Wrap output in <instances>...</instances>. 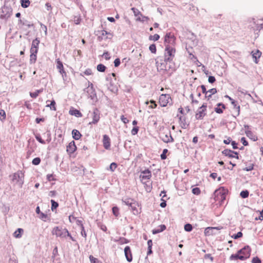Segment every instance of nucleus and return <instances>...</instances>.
<instances>
[{"label": "nucleus", "instance_id": "1", "mask_svg": "<svg viewBox=\"0 0 263 263\" xmlns=\"http://www.w3.org/2000/svg\"><path fill=\"white\" fill-rule=\"evenodd\" d=\"M176 49L174 47L169 45H166L164 51V62H170L175 57Z\"/></svg>", "mask_w": 263, "mask_h": 263}, {"label": "nucleus", "instance_id": "2", "mask_svg": "<svg viewBox=\"0 0 263 263\" xmlns=\"http://www.w3.org/2000/svg\"><path fill=\"white\" fill-rule=\"evenodd\" d=\"M12 14V9L11 7L4 5L0 9V19L5 22L10 17Z\"/></svg>", "mask_w": 263, "mask_h": 263}, {"label": "nucleus", "instance_id": "3", "mask_svg": "<svg viewBox=\"0 0 263 263\" xmlns=\"http://www.w3.org/2000/svg\"><path fill=\"white\" fill-rule=\"evenodd\" d=\"M24 175L22 171H18L14 173L12 178V180L14 184L21 187L24 183Z\"/></svg>", "mask_w": 263, "mask_h": 263}, {"label": "nucleus", "instance_id": "4", "mask_svg": "<svg viewBox=\"0 0 263 263\" xmlns=\"http://www.w3.org/2000/svg\"><path fill=\"white\" fill-rule=\"evenodd\" d=\"M52 234L56 235L57 237L61 238L65 237L66 235H69V233L66 229L61 227H54L52 231Z\"/></svg>", "mask_w": 263, "mask_h": 263}, {"label": "nucleus", "instance_id": "5", "mask_svg": "<svg viewBox=\"0 0 263 263\" xmlns=\"http://www.w3.org/2000/svg\"><path fill=\"white\" fill-rule=\"evenodd\" d=\"M228 192V190L224 187H221L218 190H216L214 192L215 198L216 200H221L223 201L226 199V195Z\"/></svg>", "mask_w": 263, "mask_h": 263}, {"label": "nucleus", "instance_id": "6", "mask_svg": "<svg viewBox=\"0 0 263 263\" xmlns=\"http://www.w3.org/2000/svg\"><path fill=\"white\" fill-rule=\"evenodd\" d=\"M84 91L86 92L88 98H90L92 100L97 99V95L95 91V89L93 88V84L88 82V86L84 89Z\"/></svg>", "mask_w": 263, "mask_h": 263}, {"label": "nucleus", "instance_id": "7", "mask_svg": "<svg viewBox=\"0 0 263 263\" xmlns=\"http://www.w3.org/2000/svg\"><path fill=\"white\" fill-rule=\"evenodd\" d=\"M251 249L249 246H246L238 251L241 256L245 257L244 260L249 258L251 255Z\"/></svg>", "mask_w": 263, "mask_h": 263}, {"label": "nucleus", "instance_id": "8", "mask_svg": "<svg viewBox=\"0 0 263 263\" xmlns=\"http://www.w3.org/2000/svg\"><path fill=\"white\" fill-rule=\"evenodd\" d=\"M175 37L171 32L167 33L164 37L165 46L169 45L174 47L175 44Z\"/></svg>", "mask_w": 263, "mask_h": 263}, {"label": "nucleus", "instance_id": "9", "mask_svg": "<svg viewBox=\"0 0 263 263\" xmlns=\"http://www.w3.org/2000/svg\"><path fill=\"white\" fill-rule=\"evenodd\" d=\"M206 104H203L197 110L195 117L197 120H202L206 115Z\"/></svg>", "mask_w": 263, "mask_h": 263}, {"label": "nucleus", "instance_id": "10", "mask_svg": "<svg viewBox=\"0 0 263 263\" xmlns=\"http://www.w3.org/2000/svg\"><path fill=\"white\" fill-rule=\"evenodd\" d=\"M170 100H171V98L168 94H162L159 97V103L162 107L166 106L170 102Z\"/></svg>", "mask_w": 263, "mask_h": 263}, {"label": "nucleus", "instance_id": "11", "mask_svg": "<svg viewBox=\"0 0 263 263\" xmlns=\"http://www.w3.org/2000/svg\"><path fill=\"white\" fill-rule=\"evenodd\" d=\"M160 138L165 143H168L170 142H173L174 140L172 137L171 132H168L166 134L165 133H162L161 135Z\"/></svg>", "mask_w": 263, "mask_h": 263}, {"label": "nucleus", "instance_id": "12", "mask_svg": "<svg viewBox=\"0 0 263 263\" xmlns=\"http://www.w3.org/2000/svg\"><path fill=\"white\" fill-rule=\"evenodd\" d=\"M100 112L99 110L97 108H95L92 112V122H90L89 124H95L99 122L100 118Z\"/></svg>", "mask_w": 263, "mask_h": 263}, {"label": "nucleus", "instance_id": "13", "mask_svg": "<svg viewBox=\"0 0 263 263\" xmlns=\"http://www.w3.org/2000/svg\"><path fill=\"white\" fill-rule=\"evenodd\" d=\"M33 26V24L32 23H30V22L27 20H23L22 19H20L18 21L17 26L20 29L24 30L25 28H24V26H27L28 28H30Z\"/></svg>", "mask_w": 263, "mask_h": 263}, {"label": "nucleus", "instance_id": "14", "mask_svg": "<svg viewBox=\"0 0 263 263\" xmlns=\"http://www.w3.org/2000/svg\"><path fill=\"white\" fill-rule=\"evenodd\" d=\"M152 177V174L150 170L146 169L141 172L140 178L142 181L144 180H149Z\"/></svg>", "mask_w": 263, "mask_h": 263}, {"label": "nucleus", "instance_id": "15", "mask_svg": "<svg viewBox=\"0 0 263 263\" xmlns=\"http://www.w3.org/2000/svg\"><path fill=\"white\" fill-rule=\"evenodd\" d=\"M124 253L126 260L128 262H131L133 259L132 254L130 248L129 246H126L124 248Z\"/></svg>", "mask_w": 263, "mask_h": 263}, {"label": "nucleus", "instance_id": "16", "mask_svg": "<svg viewBox=\"0 0 263 263\" xmlns=\"http://www.w3.org/2000/svg\"><path fill=\"white\" fill-rule=\"evenodd\" d=\"M103 146L106 149H109L110 147V140L109 137L106 135L103 136Z\"/></svg>", "mask_w": 263, "mask_h": 263}, {"label": "nucleus", "instance_id": "17", "mask_svg": "<svg viewBox=\"0 0 263 263\" xmlns=\"http://www.w3.org/2000/svg\"><path fill=\"white\" fill-rule=\"evenodd\" d=\"M77 149V147L74 141L70 142L67 146V152L68 154H71L73 153Z\"/></svg>", "mask_w": 263, "mask_h": 263}, {"label": "nucleus", "instance_id": "18", "mask_svg": "<svg viewBox=\"0 0 263 263\" xmlns=\"http://www.w3.org/2000/svg\"><path fill=\"white\" fill-rule=\"evenodd\" d=\"M231 104L233 106V109L234 110V113L235 114V116H239L240 112V106L238 105L237 102L235 100H232Z\"/></svg>", "mask_w": 263, "mask_h": 263}, {"label": "nucleus", "instance_id": "19", "mask_svg": "<svg viewBox=\"0 0 263 263\" xmlns=\"http://www.w3.org/2000/svg\"><path fill=\"white\" fill-rule=\"evenodd\" d=\"M222 153L226 156L229 158H236L239 159L238 156H234L232 153V151L228 149H226L222 152Z\"/></svg>", "mask_w": 263, "mask_h": 263}, {"label": "nucleus", "instance_id": "20", "mask_svg": "<svg viewBox=\"0 0 263 263\" xmlns=\"http://www.w3.org/2000/svg\"><path fill=\"white\" fill-rule=\"evenodd\" d=\"M245 257L241 256L240 254L237 252L236 254H232L230 257V259L232 260H237L240 259L241 260H244Z\"/></svg>", "mask_w": 263, "mask_h": 263}, {"label": "nucleus", "instance_id": "21", "mask_svg": "<svg viewBox=\"0 0 263 263\" xmlns=\"http://www.w3.org/2000/svg\"><path fill=\"white\" fill-rule=\"evenodd\" d=\"M72 135L73 138L76 140H79L82 136L80 132L77 129L72 130Z\"/></svg>", "mask_w": 263, "mask_h": 263}, {"label": "nucleus", "instance_id": "22", "mask_svg": "<svg viewBox=\"0 0 263 263\" xmlns=\"http://www.w3.org/2000/svg\"><path fill=\"white\" fill-rule=\"evenodd\" d=\"M252 53L253 58L255 59L254 62H255V63H257V59L260 57L261 55V52L259 50H257L255 52L252 51Z\"/></svg>", "mask_w": 263, "mask_h": 263}, {"label": "nucleus", "instance_id": "23", "mask_svg": "<svg viewBox=\"0 0 263 263\" xmlns=\"http://www.w3.org/2000/svg\"><path fill=\"white\" fill-rule=\"evenodd\" d=\"M69 114L71 115H74L77 117H82V113L78 109H72L69 110Z\"/></svg>", "mask_w": 263, "mask_h": 263}, {"label": "nucleus", "instance_id": "24", "mask_svg": "<svg viewBox=\"0 0 263 263\" xmlns=\"http://www.w3.org/2000/svg\"><path fill=\"white\" fill-rule=\"evenodd\" d=\"M23 229L21 228H18L16 231L14 232L13 233V236L15 238H20L22 236V234L23 232Z\"/></svg>", "mask_w": 263, "mask_h": 263}, {"label": "nucleus", "instance_id": "25", "mask_svg": "<svg viewBox=\"0 0 263 263\" xmlns=\"http://www.w3.org/2000/svg\"><path fill=\"white\" fill-rule=\"evenodd\" d=\"M165 193H166V192L164 191H163L161 192V193L160 195V196H162V194H164V195L162 196V199L163 201L160 204V206L162 208H165L166 206V201H165V199H163V198L166 196Z\"/></svg>", "mask_w": 263, "mask_h": 263}, {"label": "nucleus", "instance_id": "26", "mask_svg": "<svg viewBox=\"0 0 263 263\" xmlns=\"http://www.w3.org/2000/svg\"><path fill=\"white\" fill-rule=\"evenodd\" d=\"M201 88L202 93L205 94V97L209 100L210 98H211V95H208L209 91L206 90L205 86L203 85H201Z\"/></svg>", "mask_w": 263, "mask_h": 263}, {"label": "nucleus", "instance_id": "27", "mask_svg": "<svg viewBox=\"0 0 263 263\" xmlns=\"http://www.w3.org/2000/svg\"><path fill=\"white\" fill-rule=\"evenodd\" d=\"M106 69V66L102 64H99L97 66V69L99 72H104Z\"/></svg>", "mask_w": 263, "mask_h": 263}, {"label": "nucleus", "instance_id": "28", "mask_svg": "<svg viewBox=\"0 0 263 263\" xmlns=\"http://www.w3.org/2000/svg\"><path fill=\"white\" fill-rule=\"evenodd\" d=\"M51 209L52 211H54L59 206V203L55 201L54 200H51Z\"/></svg>", "mask_w": 263, "mask_h": 263}, {"label": "nucleus", "instance_id": "29", "mask_svg": "<svg viewBox=\"0 0 263 263\" xmlns=\"http://www.w3.org/2000/svg\"><path fill=\"white\" fill-rule=\"evenodd\" d=\"M30 2L29 0H21V6L23 8H27L29 7Z\"/></svg>", "mask_w": 263, "mask_h": 263}, {"label": "nucleus", "instance_id": "30", "mask_svg": "<svg viewBox=\"0 0 263 263\" xmlns=\"http://www.w3.org/2000/svg\"><path fill=\"white\" fill-rule=\"evenodd\" d=\"M39 43L40 40H39L37 38H36L35 39L33 40L32 42L31 47L38 48Z\"/></svg>", "mask_w": 263, "mask_h": 263}, {"label": "nucleus", "instance_id": "31", "mask_svg": "<svg viewBox=\"0 0 263 263\" xmlns=\"http://www.w3.org/2000/svg\"><path fill=\"white\" fill-rule=\"evenodd\" d=\"M249 192L248 190H243L241 191L240 193V196L242 198H246L249 196Z\"/></svg>", "mask_w": 263, "mask_h": 263}, {"label": "nucleus", "instance_id": "32", "mask_svg": "<svg viewBox=\"0 0 263 263\" xmlns=\"http://www.w3.org/2000/svg\"><path fill=\"white\" fill-rule=\"evenodd\" d=\"M216 228L208 227L205 229L204 233L206 235H210L212 234V230Z\"/></svg>", "mask_w": 263, "mask_h": 263}, {"label": "nucleus", "instance_id": "33", "mask_svg": "<svg viewBox=\"0 0 263 263\" xmlns=\"http://www.w3.org/2000/svg\"><path fill=\"white\" fill-rule=\"evenodd\" d=\"M47 107H50V109L53 110H56L55 102L54 100H52L50 104H48Z\"/></svg>", "mask_w": 263, "mask_h": 263}, {"label": "nucleus", "instance_id": "34", "mask_svg": "<svg viewBox=\"0 0 263 263\" xmlns=\"http://www.w3.org/2000/svg\"><path fill=\"white\" fill-rule=\"evenodd\" d=\"M184 230L186 232H191L193 229V227L192 224L190 223H187L184 225Z\"/></svg>", "mask_w": 263, "mask_h": 263}, {"label": "nucleus", "instance_id": "35", "mask_svg": "<svg viewBox=\"0 0 263 263\" xmlns=\"http://www.w3.org/2000/svg\"><path fill=\"white\" fill-rule=\"evenodd\" d=\"M89 259L91 263H101L100 261H99L97 258L94 257L92 255L89 256Z\"/></svg>", "mask_w": 263, "mask_h": 263}, {"label": "nucleus", "instance_id": "36", "mask_svg": "<svg viewBox=\"0 0 263 263\" xmlns=\"http://www.w3.org/2000/svg\"><path fill=\"white\" fill-rule=\"evenodd\" d=\"M36 61V54H30V63H34Z\"/></svg>", "mask_w": 263, "mask_h": 263}, {"label": "nucleus", "instance_id": "37", "mask_svg": "<svg viewBox=\"0 0 263 263\" xmlns=\"http://www.w3.org/2000/svg\"><path fill=\"white\" fill-rule=\"evenodd\" d=\"M41 162V159L39 157H36L32 160V163L34 165H39Z\"/></svg>", "mask_w": 263, "mask_h": 263}, {"label": "nucleus", "instance_id": "38", "mask_svg": "<svg viewBox=\"0 0 263 263\" xmlns=\"http://www.w3.org/2000/svg\"><path fill=\"white\" fill-rule=\"evenodd\" d=\"M149 50L151 51L152 53H155L157 50L155 44H151L149 47Z\"/></svg>", "mask_w": 263, "mask_h": 263}, {"label": "nucleus", "instance_id": "39", "mask_svg": "<svg viewBox=\"0 0 263 263\" xmlns=\"http://www.w3.org/2000/svg\"><path fill=\"white\" fill-rule=\"evenodd\" d=\"M112 213L116 216L117 217L119 214V209L117 206H114L112 208Z\"/></svg>", "mask_w": 263, "mask_h": 263}, {"label": "nucleus", "instance_id": "40", "mask_svg": "<svg viewBox=\"0 0 263 263\" xmlns=\"http://www.w3.org/2000/svg\"><path fill=\"white\" fill-rule=\"evenodd\" d=\"M168 150L166 148L163 150L162 153L160 155V157L162 160H165L166 158V154Z\"/></svg>", "mask_w": 263, "mask_h": 263}, {"label": "nucleus", "instance_id": "41", "mask_svg": "<svg viewBox=\"0 0 263 263\" xmlns=\"http://www.w3.org/2000/svg\"><path fill=\"white\" fill-rule=\"evenodd\" d=\"M159 38L160 36L157 34H155L154 35H150L149 37V40H153L154 41H158Z\"/></svg>", "mask_w": 263, "mask_h": 263}, {"label": "nucleus", "instance_id": "42", "mask_svg": "<svg viewBox=\"0 0 263 263\" xmlns=\"http://www.w3.org/2000/svg\"><path fill=\"white\" fill-rule=\"evenodd\" d=\"M57 67L59 70L64 68L62 62L59 59L57 60Z\"/></svg>", "mask_w": 263, "mask_h": 263}, {"label": "nucleus", "instance_id": "43", "mask_svg": "<svg viewBox=\"0 0 263 263\" xmlns=\"http://www.w3.org/2000/svg\"><path fill=\"white\" fill-rule=\"evenodd\" d=\"M40 92H41L40 90H37L35 92H30V96L31 97H32L33 98H35L38 96V95Z\"/></svg>", "mask_w": 263, "mask_h": 263}, {"label": "nucleus", "instance_id": "44", "mask_svg": "<svg viewBox=\"0 0 263 263\" xmlns=\"http://www.w3.org/2000/svg\"><path fill=\"white\" fill-rule=\"evenodd\" d=\"M192 193L198 195L200 193V190L199 187H195L192 189Z\"/></svg>", "mask_w": 263, "mask_h": 263}, {"label": "nucleus", "instance_id": "45", "mask_svg": "<svg viewBox=\"0 0 263 263\" xmlns=\"http://www.w3.org/2000/svg\"><path fill=\"white\" fill-rule=\"evenodd\" d=\"M81 235L83 237H84L85 238H86L87 237V234H86V232L85 230V229H84V227L83 226H81Z\"/></svg>", "mask_w": 263, "mask_h": 263}, {"label": "nucleus", "instance_id": "46", "mask_svg": "<svg viewBox=\"0 0 263 263\" xmlns=\"http://www.w3.org/2000/svg\"><path fill=\"white\" fill-rule=\"evenodd\" d=\"M117 166V164L115 162H112L110 164L109 166V169L111 172H114Z\"/></svg>", "mask_w": 263, "mask_h": 263}, {"label": "nucleus", "instance_id": "47", "mask_svg": "<svg viewBox=\"0 0 263 263\" xmlns=\"http://www.w3.org/2000/svg\"><path fill=\"white\" fill-rule=\"evenodd\" d=\"M138 130H139V127H138V126L134 127L131 131V134L133 135H135L138 133Z\"/></svg>", "mask_w": 263, "mask_h": 263}, {"label": "nucleus", "instance_id": "48", "mask_svg": "<svg viewBox=\"0 0 263 263\" xmlns=\"http://www.w3.org/2000/svg\"><path fill=\"white\" fill-rule=\"evenodd\" d=\"M40 218L44 220V221H46V219L48 218V215L47 214H44V213H41L40 214Z\"/></svg>", "mask_w": 263, "mask_h": 263}, {"label": "nucleus", "instance_id": "49", "mask_svg": "<svg viewBox=\"0 0 263 263\" xmlns=\"http://www.w3.org/2000/svg\"><path fill=\"white\" fill-rule=\"evenodd\" d=\"M242 236V233L241 232H239L237 234H234L232 236V237L234 239H238V238H239L241 237Z\"/></svg>", "mask_w": 263, "mask_h": 263}, {"label": "nucleus", "instance_id": "50", "mask_svg": "<svg viewBox=\"0 0 263 263\" xmlns=\"http://www.w3.org/2000/svg\"><path fill=\"white\" fill-rule=\"evenodd\" d=\"M252 263H261V261L260 259L256 256L252 258Z\"/></svg>", "mask_w": 263, "mask_h": 263}, {"label": "nucleus", "instance_id": "51", "mask_svg": "<svg viewBox=\"0 0 263 263\" xmlns=\"http://www.w3.org/2000/svg\"><path fill=\"white\" fill-rule=\"evenodd\" d=\"M6 118V114L4 110H0V120H3Z\"/></svg>", "mask_w": 263, "mask_h": 263}, {"label": "nucleus", "instance_id": "52", "mask_svg": "<svg viewBox=\"0 0 263 263\" xmlns=\"http://www.w3.org/2000/svg\"><path fill=\"white\" fill-rule=\"evenodd\" d=\"M130 200L129 199H125V200H123V202L125 203V204L130 206L131 208H133V203L130 202Z\"/></svg>", "mask_w": 263, "mask_h": 263}, {"label": "nucleus", "instance_id": "53", "mask_svg": "<svg viewBox=\"0 0 263 263\" xmlns=\"http://www.w3.org/2000/svg\"><path fill=\"white\" fill-rule=\"evenodd\" d=\"M209 94L208 95H211V98L212 97V95L215 94L217 92V89L216 88H212L208 90Z\"/></svg>", "mask_w": 263, "mask_h": 263}, {"label": "nucleus", "instance_id": "54", "mask_svg": "<svg viewBox=\"0 0 263 263\" xmlns=\"http://www.w3.org/2000/svg\"><path fill=\"white\" fill-rule=\"evenodd\" d=\"M38 51V48L31 47L30 54H36Z\"/></svg>", "mask_w": 263, "mask_h": 263}, {"label": "nucleus", "instance_id": "55", "mask_svg": "<svg viewBox=\"0 0 263 263\" xmlns=\"http://www.w3.org/2000/svg\"><path fill=\"white\" fill-rule=\"evenodd\" d=\"M216 79L214 76H209L208 78V81L210 83H213L215 82Z\"/></svg>", "mask_w": 263, "mask_h": 263}, {"label": "nucleus", "instance_id": "56", "mask_svg": "<svg viewBox=\"0 0 263 263\" xmlns=\"http://www.w3.org/2000/svg\"><path fill=\"white\" fill-rule=\"evenodd\" d=\"M120 64V60L119 58H117L114 61V65L116 67H118Z\"/></svg>", "mask_w": 263, "mask_h": 263}, {"label": "nucleus", "instance_id": "57", "mask_svg": "<svg viewBox=\"0 0 263 263\" xmlns=\"http://www.w3.org/2000/svg\"><path fill=\"white\" fill-rule=\"evenodd\" d=\"M240 141L244 146H247L248 145V142L245 137H242Z\"/></svg>", "mask_w": 263, "mask_h": 263}, {"label": "nucleus", "instance_id": "58", "mask_svg": "<svg viewBox=\"0 0 263 263\" xmlns=\"http://www.w3.org/2000/svg\"><path fill=\"white\" fill-rule=\"evenodd\" d=\"M35 138H36V140H37L40 143H42V144H45V142L44 140H43L42 139V138L41 137V136H36L35 137Z\"/></svg>", "mask_w": 263, "mask_h": 263}, {"label": "nucleus", "instance_id": "59", "mask_svg": "<svg viewBox=\"0 0 263 263\" xmlns=\"http://www.w3.org/2000/svg\"><path fill=\"white\" fill-rule=\"evenodd\" d=\"M84 73L87 76L91 75L92 74V70H91V69H89V68L85 70V71L84 72Z\"/></svg>", "mask_w": 263, "mask_h": 263}, {"label": "nucleus", "instance_id": "60", "mask_svg": "<svg viewBox=\"0 0 263 263\" xmlns=\"http://www.w3.org/2000/svg\"><path fill=\"white\" fill-rule=\"evenodd\" d=\"M215 111L217 114H222L223 112L222 109L218 107L215 108Z\"/></svg>", "mask_w": 263, "mask_h": 263}, {"label": "nucleus", "instance_id": "61", "mask_svg": "<svg viewBox=\"0 0 263 263\" xmlns=\"http://www.w3.org/2000/svg\"><path fill=\"white\" fill-rule=\"evenodd\" d=\"M121 121L125 124L128 123L129 122V120L125 118L124 116H121L120 118Z\"/></svg>", "mask_w": 263, "mask_h": 263}, {"label": "nucleus", "instance_id": "62", "mask_svg": "<svg viewBox=\"0 0 263 263\" xmlns=\"http://www.w3.org/2000/svg\"><path fill=\"white\" fill-rule=\"evenodd\" d=\"M41 28L44 31L45 35H47V27L45 25H43V24H41Z\"/></svg>", "mask_w": 263, "mask_h": 263}, {"label": "nucleus", "instance_id": "63", "mask_svg": "<svg viewBox=\"0 0 263 263\" xmlns=\"http://www.w3.org/2000/svg\"><path fill=\"white\" fill-rule=\"evenodd\" d=\"M204 258L205 259H210L212 261H213V257L211 256L210 254H206L204 255Z\"/></svg>", "mask_w": 263, "mask_h": 263}, {"label": "nucleus", "instance_id": "64", "mask_svg": "<svg viewBox=\"0 0 263 263\" xmlns=\"http://www.w3.org/2000/svg\"><path fill=\"white\" fill-rule=\"evenodd\" d=\"M103 56L104 57V58L106 60H109V59H110V58L109 56V54L108 52H104Z\"/></svg>", "mask_w": 263, "mask_h": 263}]
</instances>
